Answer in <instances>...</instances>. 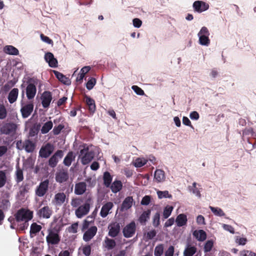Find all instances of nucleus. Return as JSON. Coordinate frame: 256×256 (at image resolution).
<instances>
[{"label": "nucleus", "mask_w": 256, "mask_h": 256, "mask_svg": "<svg viewBox=\"0 0 256 256\" xmlns=\"http://www.w3.org/2000/svg\"><path fill=\"white\" fill-rule=\"evenodd\" d=\"M136 230V224L134 222H132L127 224L122 230L124 236L126 238L132 237Z\"/></svg>", "instance_id": "9b49d317"}, {"label": "nucleus", "mask_w": 256, "mask_h": 256, "mask_svg": "<svg viewBox=\"0 0 256 256\" xmlns=\"http://www.w3.org/2000/svg\"><path fill=\"white\" fill-rule=\"evenodd\" d=\"M26 82L28 86L26 89V95L28 99L30 100L33 99L36 96L37 82L33 78H30Z\"/></svg>", "instance_id": "39448f33"}, {"label": "nucleus", "mask_w": 256, "mask_h": 256, "mask_svg": "<svg viewBox=\"0 0 256 256\" xmlns=\"http://www.w3.org/2000/svg\"><path fill=\"white\" fill-rule=\"evenodd\" d=\"M105 247L108 250L113 249L116 246V242L113 239H110L107 237L104 240Z\"/></svg>", "instance_id": "c9c22d12"}, {"label": "nucleus", "mask_w": 256, "mask_h": 256, "mask_svg": "<svg viewBox=\"0 0 256 256\" xmlns=\"http://www.w3.org/2000/svg\"><path fill=\"white\" fill-rule=\"evenodd\" d=\"M157 194L158 196V198L160 199H162V198H172V196L170 194H169L167 190L165 191H160L158 190L157 192Z\"/></svg>", "instance_id": "de8ad7c7"}, {"label": "nucleus", "mask_w": 256, "mask_h": 256, "mask_svg": "<svg viewBox=\"0 0 256 256\" xmlns=\"http://www.w3.org/2000/svg\"><path fill=\"white\" fill-rule=\"evenodd\" d=\"M92 198L91 194H86L84 205L90 208V206L92 204Z\"/></svg>", "instance_id": "5fc2aeb1"}, {"label": "nucleus", "mask_w": 256, "mask_h": 256, "mask_svg": "<svg viewBox=\"0 0 256 256\" xmlns=\"http://www.w3.org/2000/svg\"><path fill=\"white\" fill-rule=\"evenodd\" d=\"M44 58L46 62L48 63L50 66L52 68H56L57 66L58 60L54 58V54L48 52L45 54Z\"/></svg>", "instance_id": "a211bd4d"}, {"label": "nucleus", "mask_w": 256, "mask_h": 256, "mask_svg": "<svg viewBox=\"0 0 256 256\" xmlns=\"http://www.w3.org/2000/svg\"><path fill=\"white\" fill-rule=\"evenodd\" d=\"M28 190H29L28 184H26L24 186H20V190L19 191V194L20 196H24L26 192H28Z\"/></svg>", "instance_id": "13d9d810"}, {"label": "nucleus", "mask_w": 256, "mask_h": 256, "mask_svg": "<svg viewBox=\"0 0 256 256\" xmlns=\"http://www.w3.org/2000/svg\"><path fill=\"white\" fill-rule=\"evenodd\" d=\"M110 187L112 192L117 193L122 190V184L120 180H116L111 184Z\"/></svg>", "instance_id": "cd10ccee"}, {"label": "nucleus", "mask_w": 256, "mask_h": 256, "mask_svg": "<svg viewBox=\"0 0 256 256\" xmlns=\"http://www.w3.org/2000/svg\"><path fill=\"white\" fill-rule=\"evenodd\" d=\"M52 214V210L48 206H44L37 211V215L44 218H49Z\"/></svg>", "instance_id": "2eb2a0df"}, {"label": "nucleus", "mask_w": 256, "mask_h": 256, "mask_svg": "<svg viewBox=\"0 0 256 256\" xmlns=\"http://www.w3.org/2000/svg\"><path fill=\"white\" fill-rule=\"evenodd\" d=\"M66 195L64 192H58L54 195L52 202L56 206H61L65 202Z\"/></svg>", "instance_id": "dca6fc26"}, {"label": "nucleus", "mask_w": 256, "mask_h": 256, "mask_svg": "<svg viewBox=\"0 0 256 256\" xmlns=\"http://www.w3.org/2000/svg\"><path fill=\"white\" fill-rule=\"evenodd\" d=\"M53 126V124L52 121H48L44 123L41 128V132L42 134H47Z\"/></svg>", "instance_id": "e433bc0d"}, {"label": "nucleus", "mask_w": 256, "mask_h": 256, "mask_svg": "<svg viewBox=\"0 0 256 256\" xmlns=\"http://www.w3.org/2000/svg\"><path fill=\"white\" fill-rule=\"evenodd\" d=\"M74 158L75 156H74L73 152H69L64 158L63 163L66 166H70L71 165L72 160H74Z\"/></svg>", "instance_id": "2f4dec72"}, {"label": "nucleus", "mask_w": 256, "mask_h": 256, "mask_svg": "<svg viewBox=\"0 0 256 256\" xmlns=\"http://www.w3.org/2000/svg\"><path fill=\"white\" fill-rule=\"evenodd\" d=\"M6 173L4 170H0V188L4 186L6 182Z\"/></svg>", "instance_id": "a18cd8bd"}, {"label": "nucleus", "mask_w": 256, "mask_h": 256, "mask_svg": "<svg viewBox=\"0 0 256 256\" xmlns=\"http://www.w3.org/2000/svg\"><path fill=\"white\" fill-rule=\"evenodd\" d=\"M42 104L44 108H47L50 106L52 100V94L50 91H44L40 96Z\"/></svg>", "instance_id": "f8f14e48"}, {"label": "nucleus", "mask_w": 256, "mask_h": 256, "mask_svg": "<svg viewBox=\"0 0 256 256\" xmlns=\"http://www.w3.org/2000/svg\"><path fill=\"white\" fill-rule=\"evenodd\" d=\"M198 35H202V36H209L210 32H208V29L205 26H203L200 31L199 32Z\"/></svg>", "instance_id": "338daca9"}, {"label": "nucleus", "mask_w": 256, "mask_h": 256, "mask_svg": "<svg viewBox=\"0 0 256 256\" xmlns=\"http://www.w3.org/2000/svg\"><path fill=\"white\" fill-rule=\"evenodd\" d=\"M173 210V207L170 206H166L163 212V217L164 219H166L169 217V216L171 214V213Z\"/></svg>", "instance_id": "49530a36"}, {"label": "nucleus", "mask_w": 256, "mask_h": 256, "mask_svg": "<svg viewBox=\"0 0 256 256\" xmlns=\"http://www.w3.org/2000/svg\"><path fill=\"white\" fill-rule=\"evenodd\" d=\"M64 128V125L60 124L58 126H55L52 132L54 135H58L60 134L62 129Z\"/></svg>", "instance_id": "6e6d98bb"}, {"label": "nucleus", "mask_w": 256, "mask_h": 256, "mask_svg": "<svg viewBox=\"0 0 256 256\" xmlns=\"http://www.w3.org/2000/svg\"><path fill=\"white\" fill-rule=\"evenodd\" d=\"M69 178L68 170L66 169L58 170L56 173L55 180L56 182L62 184L66 182Z\"/></svg>", "instance_id": "1a4fd4ad"}, {"label": "nucleus", "mask_w": 256, "mask_h": 256, "mask_svg": "<svg viewBox=\"0 0 256 256\" xmlns=\"http://www.w3.org/2000/svg\"><path fill=\"white\" fill-rule=\"evenodd\" d=\"M108 228L109 230L108 236L112 238H115L120 232V224L117 222H112L108 225Z\"/></svg>", "instance_id": "ddd939ff"}, {"label": "nucleus", "mask_w": 256, "mask_h": 256, "mask_svg": "<svg viewBox=\"0 0 256 256\" xmlns=\"http://www.w3.org/2000/svg\"><path fill=\"white\" fill-rule=\"evenodd\" d=\"M146 164V162L145 160H142L141 158H137L134 163V166L138 168H140L144 166Z\"/></svg>", "instance_id": "e2e57ef3"}, {"label": "nucleus", "mask_w": 256, "mask_h": 256, "mask_svg": "<svg viewBox=\"0 0 256 256\" xmlns=\"http://www.w3.org/2000/svg\"><path fill=\"white\" fill-rule=\"evenodd\" d=\"M151 200L150 196H145L141 200L140 204L143 206H148L150 204Z\"/></svg>", "instance_id": "bf43d9fd"}, {"label": "nucleus", "mask_w": 256, "mask_h": 256, "mask_svg": "<svg viewBox=\"0 0 256 256\" xmlns=\"http://www.w3.org/2000/svg\"><path fill=\"white\" fill-rule=\"evenodd\" d=\"M156 232L155 230H152L150 232H148L146 234V238L148 240H152L156 236Z\"/></svg>", "instance_id": "69168bd1"}, {"label": "nucleus", "mask_w": 256, "mask_h": 256, "mask_svg": "<svg viewBox=\"0 0 256 256\" xmlns=\"http://www.w3.org/2000/svg\"><path fill=\"white\" fill-rule=\"evenodd\" d=\"M4 50L6 54L11 55H18V50L12 46H6Z\"/></svg>", "instance_id": "72a5a7b5"}, {"label": "nucleus", "mask_w": 256, "mask_h": 256, "mask_svg": "<svg viewBox=\"0 0 256 256\" xmlns=\"http://www.w3.org/2000/svg\"><path fill=\"white\" fill-rule=\"evenodd\" d=\"M164 252V246L162 244H158L156 246L154 249V256H161Z\"/></svg>", "instance_id": "3c124183"}, {"label": "nucleus", "mask_w": 256, "mask_h": 256, "mask_svg": "<svg viewBox=\"0 0 256 256\" xmlns=\"http://www.w3.org/2000/svg\"><path fill=\"white\" fill-rule=\"evenodd\" d=\"M199 36V42L202 46H208L210 44V40L208 36L198 35Z\"/></svg>", "instance_id": "37998d69"}, {"label": "nucleus", "mask_w": 256, "mask_h": 256, "mask_svg": "<svg viewBox=\"0 0 256 256\" xmlns=\"http://www.w3.org/2000/svg\"><path fill=\"white\" fill-rule=\"evenodd\" d=\"M132 88L138 95L143 96L144 94V91L137 86H132Z\"/></svg>", "instance_id": "052dcab7"}, {"label": "nucleus", "mask_w": 256, "mask_h": 256, "mask_svg": "<svg viewBox=\"0 0 256 256\" xmlns=\"http://www.w3.org/2000/svg\"><path fill=\"white\" fill-rule=\"evenodd\" d=\"M42 228V226L38 224L36 222L32 224L30 232V236L31 238L34 236L37 233L41 230Z\"/></svg>", "instance_id": "bb28decb"}, {"label": "nucleus", "mask_w": 256, "mask_h": 256, "mask_svg": "<svg viewBox=\"0 0 256 256\" xmlns=\"http://www.w3.org/2000/svg\"><path fill=\"white\" fill-rule=\"evenodd\" d=\"M36 144L30 140L24 141V148L27 152H32L36 148Z\"/></svg>", "instance_id": "393cba45"}, {"label": "nucleus", "mask_w": 256, "mask_h": 256, "mask_svg": "<svg viewBox=\"0 0 256 256\" xmlns=\"http://www.w3.org/2000/svg\"><path fill=\"white\" fill-rule=\"evenodd\" d=\"M40 125H34L30 130L29 136L34 137L36 136L39 132Z\"/></svg>", "instance_id": "79ce46f5"}, {"label": "nucleus", "mask_w": 256, "mask_h": 256, "mask_svg": "<svg viewBox=\"0 0 256 256\" xmlns=\"http://www.w3.org/2000/svg\"><path fill=\"white\" fill-rule=\"evenodd\" d=\"M98 230L96 226H92L89 228L84 234L83 240L85 242H88L96 234Z\"/></svg>", "instance_id": "f3484780"}, {"label": "nucleus", "mask_w": 256, "mask_h": 256, "mask_svg": "<svg viewBox=\"0 0 256 256\" xmlns=\"http://www.w3.org/2000/svg\"><path fill=\"white\" fill-rule=\"evenodd\" d=\"M174 247L172 246H169L165 252V256H174Z\"/></svg>", "instance_id": "774afa93"}, {"label": "nucleus", "mask_w": 256, "mask_h": 256, "mask_svg": "<svg viewBox=\"0 0 256 256\" xmlns=\"http://www.w3.org/2000/svg\"><path fill=\"white\" fill-rule=\"evenodd\" d=\"M114 206V204L112 202H107L103 205L100 212V216L102 218H106L109 214V212Z\"/></svg>", "instance_id": "6ab92c4d"}, {"label": "nucleus", "mask_w": 256, "mask_h": 256, "mask_svg": "<svg viewBox=\"0 0 256 256\" xmlns=\"http://www.w3.org/2000/svg\"><path fill=\"white\" fill-rule=\"evenodd\" d=\"M209 208L214 214L216 216H225L224 212L220 208H215L212 206H210Z\"/></svg>", "instance_id": "a19ab883"}, {"label": "nucleus", "mask_w": 256, "mask_h": 256, "mask_svg": "<svg viewBox=\"0 0 256 256\" xmlns=\"http://www.w3.org/2000/svg\"><path fill=\"white\" fill-rule=\"evenodd\" d=\"M209 4L202 0L195 1L193 4V8L194 11L201 13L209 8Z\"/></svg>", "instance_id": "4468645a"}, {"label": "nucleus", "mask_w": 256, "mask_h": 256, "mask_svg": "<svg viewBox=\"0 0 256 256\" xmlns=\"http://www.w3.org/2000/svg\"><path fill=\"white\" fill-rule=\"evenodd\" d=\"M24 174L22 170L17 166L16 168V171L15 173V180L17 184L20 183L24 180Z\"/></svg>", "instance_id": "473e14b6"}, {"label": "nucleus", "mask_w": 256, "mask_h": 256, "mask_svg": "<svg viewBox=\"0 0 256 256\" xmlns=\"http://www.w3.org/2000/svg\"><path fill=\"white\" fill-rule=\"evenodd\" d=\"M33 212L29 209L21 208L14 214L15 220L18 222H28L33 218Z\"/></svg>", "instance_id": "f257e3e1"}, {"label": "nucleus", "mask_w": 256, "mask_h": 256, "mask_svg": "<svg viewBox=\"0 0 256 256\" xmlns=\"http://www.w3.org/2000/svg\"><path fill=\"white\" fill-rule=\"evenodd\" d=\"M154 177L158 182H162L164 178V172L161 170H156L155 171Z\"/></svg>", "instance_id": "4c0bfd02"}, {"label": "nucleus", "mask_w": 256, "mask_h": 256, "mask_svg": "<svg viewBox=\"0 0 256 256\" xmlns=\"http://www.w3.org/2000/svg\"><path fill=\"white\" fill-rule=\"evenodd\" d=\"M7 116V110L3 104H0V119L4 120Z\"/></svg>", "instance_id": "09e8293b"}, {"label": "nucleus", "mask_w": 256, "mask_h": 256, "mask_svg": "<svg viewBox=\"0 0 256 256\" xmlns=\"http://www.w3.org/2000/svg\"><path fill=\"white\" fill-rule=\"evenodd\" d=\"M240 256H256V254L248 250H244L240 252Z\"/></svg>", "instance_id": "0e129e2a"}, {"label": "nucleus", "mask_w": 256, "mask_h": 256, "mask_svg": "<svg viewBox=\"0 0 256 256\" xmlns=\"http://www.w3.org/2000/svg\"><path fill=\"white\" fill-rule=\"evenodd\" d=\"M96 84V80L94 78H91L86 84V88L88 90H92Z\"/></svg>", "instance_id": "864d4df0"}, {"label": "nucleus", "mask_w": 256, "mask_h": 256, "mask_svg": "<svg viewBox=\"0 0 256 256\" xmlns=\"http://www.w3.org/2000/svg\"><path fill=\"white\" fill-rule=\"evenodd\" d=\"M54 73L56 77L62 82L64 84H66V82H68V78L64 76L62 74L60 73L59 72L54 70Z\"/></svg>", "instance_id": "ea45409f"}, {"label": "nucleus", "mask_w": 256, "mask_h": 256, "mask_svg": "<svg viewBox=\"0 0 256 256\" xmlns=\"http://www.w3.org/2000/svg\"><path fill=\"white\" fill-rule=\"evenodd\" d=\"M82 253L86 256H90L91 254V246L90 245H85L82 248Z\"/></svg>", "instance_id": "4d7b16f0"}, {"label": "nucleus", "mask_w": 256, "mask_h": 256, "mask_svg": "<svg viewBox=\"0 0 256 256\" xmlns=\"http://www.w3.org/2000/svg\"><path fill=\"white\" fill-rule=\"evenodd\" d=\"M17 128L16 124L12 122H6L0 128V133L2 134L14 136L16 134Z\"/></svg>", "instance_id": "20e7f679"}, {"label": "nucleus", "mask_w": 256, "mask_h": 256, "mask_svg": "<svg viewBox=\"0 0 256 256\" xmlns=\"http://www.w3.org/2000/svg\"><path fill=\"white\" fill-rule=\"evenodd\" d=\"M18 94V88H14L10 90L8 97V99L10 104H13L16 100Z\"/></svg>", "instance_id": "b1692460"}, {"label": "nucleus", "mask_w": 256, "mask_h": 256, "mask_svg": "<svg viewBox=\"0 0 256 256\" xmlns=\"http://www.w3.org/2000/svg\"><path fill=\"white\" fill-rule=\"evenodd\" d=\"M151 214V210L150 209L147 210L142 212L138 218V221L142 225H145L146 222L150 218Z\"/></svg>", "instance_id": "5701e85b"}, {"label": "nucleus", "mask_w": 256, "mask_h": 256, "mask_svg": "<svg viewBox=\"0 0 256 256\" xmlns=\"http://www.w3.org/2000/svg\"><path fill=\"white\" fill-rule=\"evenodd\" d=\"M54 150V145L48 142L42 146L39 152V156L42 158H48L53 152Z\"/></svg>", "instance_id": "6e6552de"}, {"label": "nucleus", "mask_w": 256, "mask_h": 256, "mask_svg": "<svg viewBox=\"0 0 256 256\" xmlns=\"http://www.w3.org/2000/svg\"><path fill=\"white\" fill-rule=\"evenodd\" d=\"M82 148L80 150V156H81L82 163L84 164H87L90 162L94 156V152L92 150H90L88 146L86 144H84L80 146Z\"/></svg>", "instance_id": "f03ea898"}, {"label": "nucleus", "mask_w": 256, "mask_h": 256, "mask_svg": "<svg viewBox=\"0 0 256 256\" xmlns=\"http://www.w3.org/2000/svg\"><path fill=\"white\" fill-rule=\"evenodd\" d=\"M78 224L74 223L72 224L68 228V231L72 233H76L78 232Z\"/></svg>", "instance_id": "680f3d73"}, {"label": "nucleus", "mask_w": 256, "mask_h": 256, "mask_svg": "<svg viewBox=\"0 0 256 256\" xmlns=\"http://www.w3.org/2000/svg\"><path fill=\"white\" fill-rule=\"evenodd\" d=\"M152 224L154 227L157 228L160 224V214L156 212L152 218Z\"/></svg>", "instance_id": "c03bdc74"}, {"label": "nucleus", "mask_w": 256, "mask_h": 256, "mask_svg": "<svg viewBox=\"0 0 256 256\" xmlns=\"http://www.w3.org/2000/svg\"><path fill=\"white\" fill-rule=\"evenodd\" d=\"M90 209V208L84 204L80 206L76 210L75 214L78 218H82L88 213Z\"/></svg>", "instance_id": "412c9836"}, {"label": "nucleus", "mask_w": 256, "mask_h": 256, "mask_svg": "<svg viewBox=\"0 0 256 256\" xmlns=\"http://www.w3.org/2000/svg\"><path fill=\"white\" fill-rule=\"evenodd\" d=\"M193 236L198 240L204 241L206 238V232L202 230H196L193 232Z\"/></svg>", "instance_id": "c85d7f7f"}, {"label": "nucleus", "mask_w": 256, "mask_h": 256, "mask_svg": "<svg viewBox=\"0 0 256 256\" xmlns=\"http://www.w3.org/2000/svg\"><path fill=\"white\" fill-rule=\"evenodd\" d=\"M10 206L9 200L3 198L0 200V209L2 211L7 210Z\"/></svg>", "instance_id": "58836bf2"}, {"label": "nucleus", "mask_w": 256, "mask_h": 256, "mask_svg": "<svg viewBox=\"0 0 256 256\" xmlns=\"http://www.w3.org/2000/svg\"><path fill=\"white\" fill-rule=\"evenodd\" d=\"M214 246V242L212 240H208L204 246V251L205 252H210Z\"/></svg>", "instance_id": "603ef678"}, {"label": "nucleus", "mask_w": 256, "mask_h": 256, "mask_svg": "<svg viewBox=\"0 0 256 256\" xmlns=\"http://www.w3.org/2000/svg\"><path fill=\"white\" fill-rule=\"evenodd\" d=\"M64 151L62 150H58L49 159L48 166L52 168H55L59 160L64 156Z\"/></svg>", "instance_id": "9d476101"}, {"label": "nucleus", "mask_w": 256, "mask_h": 256, "mask_svg": "<svg viewBox=\"0 0 256 256\" xmlns=\"http://www.w3.org/2000/svg\"><path fill=\"white\" fill-rule=\"evenodd\" d=\"M134 202V199L132 196H129L125 198L121 206V210H128L130 208Z\"/></svg>", "instance_id": "4be33fe9"}, {"label": "nucleus", "mask_w": 256, "mask_h": 256, "mask_svg": "<svg viewBox=\"0 0 256 256\" xmlns=\"http://www.w3.org/2000/svg\"><path fill=\"white\" fill-rule=\"evenodd\" d=\"M196 252V248L194 246H188L184 252V256H192Z\"/></svg>", "instance_id": "f704fd0d"}, {"label": "nucleus", "mask_w": 256, "mask_h": 256, "mask_svg": "<svg viewBox=\"0 0 256 256\" xmlns=\"http://www.w3.org/2000/svg\"><path fill=\"white\" fill-rule=\"evenodd\" d=\"M21 108L20 110L22 116L24 118H28L34 110V105L32 102L30 101L24 104L22 101L20 102Z\"/></svg>", "instance_id": "0eeeda50"}, {"label": "nucleus", "mask_w": 256, "mask_h": 256, "mask_svg": "<svg viewBox=\"0 0 256 256\" xmlns=\"http://www.w3.org/2000/svg\"><path fill=\"white\" fill-rule=\"evenodd\" d=\"M84 99L86 103L88 106V110L92 113L94 112L96 110V104L94 100L86 95L84 96Z\"/></svg>", "instance_id": "a878e982"}, {"label": "nucleus", "mask_w": 256, "mask_h": 256, "mask_svg": "<svg viewBox=\"0 0 256 256\" xmlns=\"http://www.w3.org/2000/svg\"><path fill=\"white\" fill-rule=\"evenodd\" d=\"M82 202V198H73L70 204L73 208H76L80 206Z\"/></svg>", "instance_id": "8fccbe9b"}, {"label": "nucleus", "mask_w": 256, "mask_h": 256, "mask_svg": "<svg viewBox=\"0 0 256 256\" xmlns=\"http://www.w3.org/2000/svg\"><path fill=\"white\" fill-rule=\"evenodd\" d=\"M187 217L184 214H180L177 216L176 222L178 226H182L186 224Z\"/></svg>", "instance_id": "7c9ffc66"}, {"label": "nucleus", "mask_w": 256, "mask_h": 256, "mask_svg": "<svg viewBox=\"0 0 256 256\" xmlns=\"http://www.w3.org/2000/svg\"><path fill=\"white\" fill-rule=\"evenodd\" d=\"M104 184L106 188H109L112 184V177L108 172H105L103 175Z\"/></svg>", "instance_id": "c756f323"}, {"label": "nucleus", "mask_w": 256, "mask_h": 256, "mask_svg": "<svg viewBox=\"0 0 256 256\" xmlns=\"http://www.w3.org/2000/svg\"><path fill=\"white\" fill-rule=\"evenodd\" d=\"M56 232L49 230L48 233L46 236V241L48 246H54L58 244L60 241V236L58 234L60 228L58 229L54 228Z\"/></svg>", "instance_id": "7ed1b4c3"}, {"label": "nucleus", "mask_w": 256, "mask_h": 256, "mask_svg": "<svg viewBox=\"0 0 256 256\" xmlns=\"http://www.w3.org/2000/svg\"><path fill=\"white\" fill-rule=\"evenodd\" d=\"M86 190V184L85 182H79L76 184L74 187V194L81 195L84 194Z\"/></svg>", "instance_id": "aec40b11"}, {"label": "nucleus", "mask_w": 256, "mask_h": 256, "mask_svg": "<svg viewBox=\"0 0 256 256\" xmlns=\"http://www.w3.org/2000/svg\"><path fill=\"white\" fill-rule=\"evenodd\" d=\"M49 184L50 180L48 179L42 181L36 188V195L38 197L44 196L48 190Z\"/></svg>", "instance_id": "423d86ee"}]
</instances>
